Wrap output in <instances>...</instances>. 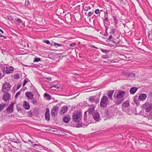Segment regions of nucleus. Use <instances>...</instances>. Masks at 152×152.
I'll list each match as a JSON object with an SVG mask.
<instances>
[{
	"label": "nucleus",
	"mask_w": 152,
	"mask_h": 152,
	"mask_svg": "<svg viewBox=\"0 0 152 152\" xmlns=\"http://www.w3.org/2000/svg\"><path fill=\"white\" fill-rule=\"evenodd\" d=\"M125 92L123 91L119 90L118 91L117 95L115 96L114 95V98L115 99V102L117 105L121 103L124 100V96L125 95Z\"/></svg>",
	"instance_id": "obj_1"
},
{
	"label": "nucleus",
	"mask_w": 152,
	"mask_h": 152,
	"mask_svg": "<svg viewBox=\"0 0 152 152\" xmlns=\"http://www.w3.org/2000/svg\"><path fill=\"white\" fill-rule=\"evenodd\" d=\"M108 103V98L106 96H103L100 101V105L102 108L106 107Z\"/></svg>",
	"instance_id": "obj_2"
},
{
	"label": "nucleus",
	"mask_w": 152,
	"mask_h": 152,
	"mask_svg": "<svg viewBox=\"0 0 152 152\" xmlns=\"http://www.w3.org/2000/svg\"><path fill=\"white\" fill-rule=\"evenodd\" d=\"M72 118L74 121L78 122L81 119L82 115L80 113L76 112L73 113Z\"/></svg>",
	"instance_id": "obj_3"
},
{
	"label": "nucleus",
	"mask_w": 152,
	"mask_h": 152,
	"mask_svg": "<svg viewBox=\"0 0 152 152\" xmlns=\"http://www.w3.org/2000/svg\"><path fill=\"white\" fill-rule=\"evenodd\" d=\"M142 107L143 109L145 110L146 112H149L152 109V103L147 102L143 105Z\"/></svg>",
	"instance_id": "obj_4"
},
{
	"label": "nucleus",
	"mask_w": 152,
	"mask_h": 152,
	"mask_svg": "<svg viewBox=\"0 0 152 152\" xmlns=\"http://www.w3.org/2000/svg\"><path fill=\"white\" fill-rule=\"evenodd\" d=\"M11 87V86L9 83L5 82L2 86V89L4 92H6V91H9Z\"/></svg>",
	"instance_id": "obj_5"
},
{
	"label": "nucleus",
	"mask_w": 152,
	"mask_h": 152,
	"mask_svg": "<svg viewBox=\"0 0 152 152\" xmlns=\"http://www.w3.org/2000/svg\"><path fill=\"white\" fill-rule=\"evenodd\" d=\"M58 110V107L57 105L53 107V109L51 111V115L53 117L56 116Z\"/></svg>",
	"instance_id": "obj_6"
},
{
	"label": "nucleus",
	"mask_w": 152,
	"mask_h": 152,
	"mask_svg": "<svg viewBox=\"0 0 152 152\" xmlns=\"http://www.w3.org/2000/svg\"><path fill=\"white\" fill-rule=\"evenodd\" d=\"M15 104V102H12L11 103L8 107L6 109V111L7 113H12L13 112V108L14 105Z\"/></svg>",
	"instance_id": "obj_7"
},
{
	"label": "nucleus",
	"mask_w": 152,
	"mask_h": 152,
	"mask_svg": "<svg viewBox=\"0 0 152 152\" xmlns=\"http://www.w3.org/2000/svg\"><path fill=\"white\" fill-rule=\"evenodd\" d=\"M5 92L2 97V99L5 102H7L9 100L11 97V94L7 92Z\"/></svg>",
	"instance_id": "obj_8"
},
{
	"label": "nucleus",
	"mask_w": 152,
	"mask_h": 152,
	"mask_svg": "<svg viewBox=\"0 0 152 152\" xmlns=\"http://www.w3.org/2000/svg\"><path fill=\"white\" fill-rule=\"evenodd\" d=\"M147 96L145 94H141L139 95L138 99L140 101H143L146 99Z\"/></svg>",
	"instance_id": "obj_9"
},
{
	"label": "nucleus",
	"mask_w": 152,
	"mask_h": 152,
	"mask_svg": "<svg viewBox=\"0 0 152 152\" xmlns=\"http://www.w3.org/2000/svg\"><path fill=\"white\" fill-rule=\"evenodd\" d=\"M50 110L48 108H47L46 109V112L45 114V116L46 120L48 121L50 120Z\"/></svg>",
	"instance_id": "obj_10"
},
{
	"label": "nucleus",
	"mask_w": 152,
	"mask_h": 152,
	"mask_svg": "<svg viewBox=\"0 0 152 152\" xmlns=\"http://www.w3.org/2000/svg\"><path fill=\"white\" fill-rule=\"evenodd\" d=\"M25 94L28 99H32L34 97V94L30 92H26Z\"/></svg>",
	"instance_id": "obj_11"
},
{
	"label": "nucleus",
	"mask_w": 152,
	"mask_h": 152,
	"mask_svg": "<svg viewBox=\"0 0 152 152\" xmlns=\"http://www.w3.org/2000/svg\"><path fill=\"white\" fill-rule=\"evenodd\" d=\"M94 119L96 121H98L100 118L98 112H96L93 115Z\"/></svg>",
	"instance_id": "obj_12"
},
{
	"label": "nucleus",
	"mask_w": 152,
	"mask_h": 152,
	"mask_svg": "<svg viewBox=\"0 0 152 152\" xmlns=\"http://www.w3.org/2000/svg\"><path fill=\"white\" fill-rule=\"evenodd\" d=\"M68 110V108L67 106H64L62 107L60 112V113L61 114H63L67 112Z\"/></svg>",
	"instance_id": "obj_13"
},
{
	"label": "nucleus",
	"mask_w": 152,
	"mask_h": 152,
	"mask_svg": "<svg viewBox=\"0 0 152 152\" xmlns=\"http://www.w3.org/2000/svg\"><path fill=\"white\" fill-rule=\"evenodd\" d=\"M114 92V90H112L109 91L107 94V95L108 96L109 98L111 100H112L113 99L112 96Z\"/></svg>",
	"instance_id": "obj_14"
},
{
	"label": "nucleus",
	"mask_w": 152,
	"mask_h": 152,
	"mask_svg": "<svg viewBox=\"0 0 152 152\" xmlns=\"http://www.w3.org/2000/svg\"><path fill=\"white\" fill-rule=\"evenodd\" d=\"M13 71V68L12 67L10 66L7 68L6 71V74H10L12 73Z\"/></svg>",
	"instance_id": "obj_15"
},
{
	"label": "nucleus",
	"mask_w": 152,
	"mask_h": 152,
	"mask_svg": "<svg viewBox=\"0 0 152 152\" xmlns=\"http://www.w3.org/2000/svg\"><path fill=\"white\" fill-rule=\"evenodd\" d=\"M137 90V88L136 87H132L130 89L129 92L131 94H134Z\"/></svg>",
	"instance_id": "obj_16"
},
{
	"label": "nucleus",
	"mask_w": 152,
	"mask_h": 152,
	"mask_svg": "<svg viewBox=\"0 0 152 152\" xmlns=\"http://www.w3.org/2000/svg\"><path fill=\"white\" fill-rule=\"evenodd\" d=\"M24 102L23 107L26 110H29L30 109V107L28 103L26 101H24Z\"/></svg>",
	"instance_id": "obj_17"
},
{
	"label": "nucleus",
	"mask_w": 152,
	"mask_h": 152,
	"mask_svg": "<svg viewBox=\"0 0 152 152\" xmlns=\"http://www.w3.org/2000/svg\"><path fill=\"white\" fill-rule=\"evenodd\" d=\"M70 118V117L69 116H65L63 118V121L67 123L69 121Z\"/></svg>",
	"instance_id": "obj_18"
},
{
	"label": "nucleus",
	"mask_w": 152,
	"mask_h": 152,
	"mask_svg": "<svg viewBox=\"0 0 152 152\" xmlns=\"http://www.w3.org/2000/svg\"><path fill=\"white\" fill-rule=\"evenodd\" d=\"M95 107L93 106L90 108L88 110V112L89 114H92L94 110Z\"/></svg>",
	"instance_id": "obj_19"
},
{
	"label": "nucleus",
	"mask_w": 152,
	"mask_h": 152,
	"mask_svg": "<svg viewBox=\"0 0 152 152\" xmlns=\"http://www.w3.org/2000/svg\"><path fill=\"white\" fill-rule=\"evenodd\" d=\"M6 107V103H3L0 104V111L2 110Z\"/></svg>",
	"instance_id": "obj_20"
},
{
	"label": "nucleus",
	"mask_w": 152,
	"mask_h": 152,
	"mask_svg": "<svg viewBox=\"0 0 152 152\" xmlns=\"http://www.w3.org/2000/svg\"><path fill=\"white\" fill-rule=\"evenodd\" d=\"M44 96V97H46L47 99L48 100H50L51 99V96L47 93H45Z\"/></svg>",
	"instance_id": "obj_21"
},
{
	"label": "nucleus",
	"mask_w": 152,
	"mask_h": 152,
	"mask_svg": "<svg viewBox=\"0 0 152 152\" xmlns=\"http://www.w3.org/2000/svg\"><path fill=\"white\" fill-rule=\"evenodd\" d=\"M96 98V97L95 96H90L89 98V101L92 102H94Z\"/></svg>",
	"instance_id": "obj_22"
},
{
	"label": "nucleus",
	"mask_w": 152,
	"mask_h": 152,
	"mask_svg": "<svg viewBox=\"0 0 152 152\" xmlns=\"http://www.w3.org/2000/svg\"><path fill=\"white\" fill-rule=\"evenodd\" d=\"M122 106L124 107H128L129 106V102L127 101L124 102Z\"/></svg>",
	"instance_id": "obj_23"
},
{
	"label": "nucleus",
	"mask_w": 152,
	"mask_h": 152,
	"mask_svg": "<svg viewBox=\"0 0 152 152\" xmlns=\"http://www.w3.org/2000/svg\"><path fill=\"white\" fill-rule=\"evenodd\" d=\"M126 75L128 77H134L135 76V74L129 72L128 74Z\"/></svg>",
	"instance_id": "obj_24"
},
{
	"label": "nucleus",
	"mask_w": 152,
	"mask_h": 152,
	"mask_svg": "<svg viewBox=\"0 0 152 152\" xmlns=\"http://www.w3.org/2000/svg\"><path fill=\"white\" fill-rule=\"evenodd\" d=\"M113 18L115 24H117L118 23V20L117 19L116 17L113 16Z\"/></svg>",
	"instance_id": "obj_25"
},
{
	"label": "nucleus",
	"mask_w": 152,
	"mask_h": 152,
	"mask_svg": "<svg viewBox=\"0 0 152 152\" xmlns=\"http://www.w3.org/2000/svg\"><path fill=\"white\" fill-rule=\"evenodd\" d=\"M41 60V59L40 58L36 57L34 58V62H37L39 61H40Z\"/></svg>",
	"instance_id": "obj_26"
},
{
	"label": "nucleus",
	"mask_w": 152,
	"mask_h": 152,
	"mask_svg": "<svg viewBox=\"0 0 152 152\" xmlns=\"http://www.w3.org/2000/svg\"><path fill=\"white\" fill-rule=\"evenodd\" d=\"M13 77L15 79H18L19 77V75L17 73L14 75Z\"/></svg>",
	"instance_id": "obj_27"
},
{
	"label": "nucleus",
	"mask_w": 152,
	"mask_h": 152,
	"mask_svg": "<svg viewBox=\"0 0 152 152\" xmlns=\"http://www.w3.org/2000/svg\"><path fill=\"white\" fill-rule=\"evenodd\" d=\"M53 45H55V46H59V47L61 46V45H62V44H58L57 43H55V42H53Z\"/></svg>",
	"instance_id": "obj_28"
},
{
	"label": "nucleus",
	"mask_w": 152,
	"mask_h": 152,
	"mask_svg": "<svg viewBox=\"0 0 152 152\" xmlns=\"http://www.w3.org/2000/svg\"><path fill=\"white\" fill-rule=\"evenodd\" d=\"M83 9L85 11H87L89 9H90L91 8L89 7H86Z\"/></svg>",
	"instance_id": "obj_29"
},
{
	"label": "nucleus",
	"mask_w": 152,
	"mask_h": 152,
	"mask_svg": "<svg viewBox=\"0 0 152 152\" xmlns=\"http://www.w3.org/2000/svg\"><path fill=\"white\" fill-rule=\"evenodd\" d=\"M101 51L103 52V53H107V52H109V51L107 50H104V49H101Z\"/></svg>",
	"instance_id": "obj_30"
},
{
	"label": "nucleus",
	"mask_w": 152,
	"mask_h": 152,
	"mask_svg": "<svg viewBox=\"0 0 152 152\" xmlns=\"http://www.w3.org/2000/svg\"><path fill=\"white\" fill-rule=\"evenodd\" d=\"M28 115L29 117H31L33 115H32V114L31 113V112L29 111L28 112Z\"/></svg>",
	"instance_id": "obj_31"
},
{
	"label": "nucleus",
	"mask_w": 152,
	"mask_h": 152,
	"mask_svg": "<svg viewBox=\"0 0 152 152\" xmlns=\"http://www.w3.org/2000/svg\"><path fill=\"white\" fill-rule=\"evenodd\" d=\"M30 3L29 2L28 0H26L25 4L26 5L28 6L30 4Z\"/></svg>",
	"instance_id": "obj_32"
},
{
	"label": "nucleus",
	"mask_w": 152,
	"mask_h": 152,
	"mask_svg": "<svg viewBox=\"0 0 152 152\" xmlns=\"http://www.w3.org/2000/svg\"><path fill=\"white\" fill-rule=\"evenodd\" d=\"M28 80V79H27ZM28 80H27L26 79H25L23 81V86H24L27 83Z\"/></svg>",
	"instance_id": "obj_33"
},
{
	"label": "nucleus",
	"mask_w": 152,
	"mask_h": 152,
	"mask_svg": "<svg viewBox=\"0 0 152 152\" xmlns=\"http://www.w3.org/2000/svg\"><path fill=\"white\" fill-rule=\"evenodd\" d=\"M43 42L44 43H46L48 45L50 44V41L48 40H44Z\"/></svg>",
	"instance_id": "obj_34"
},
{
	"label": "nucleus",
	"mask_w": 152,
	"mask_h": 152,
	"mask_svg": "<svg viewBox=\"0 0 152 152\" xmlns=\"http://www.w3.org/2000/svg\"><path fill=\"white\" fill-rule=\"evenodd\" d=\"M21 92L20 91L18 92L15 95V98H17L18 97V96L20 95V94Z\"/></svg>",
	"instance_id": "obj_35"
},
{
	"label": "nucleus",
	"mask_w": 152,
	"mask_h": 152,
	"mask_svg": "<svg viewBox=\"0 0 152 152\" xmlns=\"http://www.w3.org/2000/svg\"><path fill=\"white\" fill-rule=\"evenodd\" d=\"M17 21L19 23H21L22 22V21L21 20L20 18L17 19Z\"/></svg>",
	"instance_id": "obj_36"
},
{
	"label": "nucleus",
	"mask_w": 152,
	"mask_h": 152,
	"mask_svg": "<svg viewBox=\"0 0 152 152\" xmlns=\"http://www.w3.org/2000/svg\"><path fill=\"white\" fill-rule=\"evenodd\" d=\"M76 44L75 43H73L70 44L69 46L72 47H74Z\"/></svg>",
	"instance_id": "obj_37"
},
{
	"label": "nucleus",
	"mask_w": 152,
	"mask_h": 152,
	"mask_svg": "<svg viewBox=\"0 0 152 152\" xmlns=\"http://www.w3.org/2000/svg\"><path fill=\"white\" fill-rule=\"evenodd\" d=\"M87 120V116L86 115V112H85L84 113V120L85 121H86Z\"/></svg>",
	"instance_id": "obj_38"
},
{
	"label": "nucleus",
	"mask_w": 152,
	"mask_h": 152,
	"mask_svg": "<svg viewBox=\"0 0 152 152\" xmlns=\"http://www.w3.org/2000/svg\"><path fill=\"white\" fill-rule=\"evenodd\" d=\"M99 99H95V102L96 104H97V103H99Z\"/></svg>",
	"instance_id": "obj_39"
},
{
	"label": "nucleus",
	"mask_w": 152,
	"mask_h": 152,
	"mask_svg": "<svg viewBox=\"0 0 152 152\" xmlns=\"http://www.w3.org/2000/svg\"><path fill=\"white\" fill-rule=\"evenodd\" d=\"M31 102L33 104H35L36 103L37 101L35 99H34L31 101Z\"/></svg>",
	"instance_id": "obj_40"
},
{
	"label": "nucleus",
	"mask_w": 152,
	"mask_h": 152,
	"mask_svg": "<svg viewBox=\"0 0 152 152\" xmlns=\"http://www.w3.org/2000/svg\"><path fill=\"white\" fill-rule=\"evenodd\" d=\"M99 10L98 9L96 10L95 11V13L96 14H98L99 13Z\"/></svg>",
	"instance_id": "obj_41"
},
{
	"label": "nucleus",
	"mask_w": 152,
	"mask_h": 152,
	"mask_svg": "<svg viewBox=\"0 0 152 152\" xmlns=\"http://www.w3.org/2000/svg\"><path fill=\"white\" fill-rule=\"evenodd\" d=\"M40 145L39 144H34L32 145V146L33 148H34L35 146H39Z\"/></svg>",
	"instance_id": "obj_42"
},
{
	"label": "nucleus",
	"mask_w": 152,
	"mask_h": 152,
	"mask_svg": "<svg viewBox=\"0 0 152 152\" xmlns=\"http://www.w3.org/2000/svg\"><path fill=\"white\" fill-rule=\"evenodd\" d=\"M93 13L92 12H89L88 14V16H90L92 14H93Z\"/></svg>",
	"instance_id": "obj_43"
},
{
	"label": "nucleus",
	"mask_w": 152,
	"mask_h": 152,
	"mask_svg": "<svg viewBox=\"0 0 152 152\" xmlns=\"http://www.w3.org/2000/svg\"><path fill=\"white\" fill-rule=\"evenodd\" d=\"M17 110L18 112L20 111L21 109L20 107H18V106H17Z\"/></svg>",
	"instance_id": "obj_44"
},
{
	"label": "nucleus",
	"mask_w": 152,
	"mask_h": 152,
	"mask_svg": "<svg viewBox=\"0 0 152 152\" xmlns=\"http://www.w3.org/2000/svg\"><path fill=\"white\" fill-rule=\"evenodd\" d=\"M115 31V29H112V32L111 33H112V34H114Z\"/></svg>",
	"instance_id": "obj_45"
},
{
	"label": "nucleus",
	"mask_w": 152,
	"mask_h": 152,
	"mask_svg": "<svg viewBox=\"0 0 152 152\" xmlns=\"http://www.w3.org/2000/svg\"><path fill=\"white\" fill-rule=\"evenodd\" d=\"M21 86L20 84H18L17 86V90Z\"/></svg>",
	"instance_id": "obj_46"
},
{
	"label": "nucleus",
	"mask_w": 152,
	"mask_h": 152,
	"mask_svg": "<svg viewBox=\"0 0 152 152\" xmlns=\"http://www.w3.org/2000/svg\"><path fill=\"white\" fill-rule=\"evenodd\" d=\"M58 88L59 87L57 86H53L52 87H50V88Z\"/></svg>",
	"instance_id": "obj_47"
},
{
	"label": "nucleus",
	"mask_w": 152,
	"mask_h": 152,
	"mask_svg": "<svg viewBox=\"0 0 152 152\" xmlns=\"http://www.w3.org/2000/svg\"><path fill=\"white\" fill-rule=\"evenodd\" d=\"M112 38V35H110V36L108 38V39L109 40H110Z\"/></svg>",
	"instance_id": "obj_48"
},
{
	"label": "nucleus",
	"mask_w": 152,
	"mask_h": 152,
	"mask_svg": "<svg viewBox=\"0 0 152 152\" xmlns=\"http://www.w3.org/2000/svg\"><path fill=\"white\" fill-rule=\"evenodd\" d=\"M4 63L2 62L1 63H0V68H1L3 65H4Z\"/></svg>",
	"instance_id": "obj_49"
},
{
	"label": "nucleus",
	"mask_w": 152,
	"mask_h": 152,
	"mask_svg": "<svg viewBox=\"0 0 152 152\" xmlns=\"http://www.w3.org/2000/svg\"><path fill=\"white\" fill-rule=\"evenodd\" d=\"M104 20L106 22H108V17H106V18H104Z\"/></svg>",
	"instance_id": "obj_50"
},
{
	"label": "nucleus",
	"mask_w": 152,
	"mask_h": 152,
	"mask_svg": "<svg viewBox=\"0 0 152 152\" xmlns=\"http://www.w3.org/2000/svg\"><path fill=\"white\" fill-rule=\"evenodd\" d=\"M2 74L0 72V80L3 77V76H2Z\"/></svg>",
	"instance_id": "obj_51"
},
{
	"label": "nucleus",
	"mask_w": 152,
	"mask_h": 152,
	"mask_svg": "<svg viewBox=\"0 0 152 152\" xmlns=\"http://www.w3.org/2000/svg\"><path fill=\"white\" fill-rule=\"evenodd\" d=\"M47 79L50 81H51V77L47 78Z\"/></svg>",
	"instance_id": "obj_52"
},
{
	"label": "nucleus",
	"mask_w": 152,
	"mask_h": 152,
	"mask_svg": "<svg viewBox=\"0 0 152 152\" xmlns=\"http://www.w3.org/2000/svg\"><path fill=\"white\" fill-rule=\"evenodd\" d=\"M105 28H106V32H107V30L108 29V28H107V26H106L105 27Z\"/></svg>",
	"instance_id": "obj_53"
},
{
	"label": "nucleus",
	"mask_w": 152,
	"mask_h": 152,
	"mask_svg": "<svg viewBox=\"0 0 152 152\" xmlns=\"http://www.w3.org/2000/svg\"><path fill=\"white\" fill-rule=\"evenodd\" d=\"M28 142H31L32 144H33V142H32L30 140H28Z\"/></svg>",
	"instance_id": "obj_54"
},
{
	"label": "nucleus",
	"mask_w": 152,
	"mask_h": 152,
	"mask_svg": "<svg viewBox=\"0 0 152 152\" xmlns=\"http://www.w3.org/2000/svg\"><path fill=\"white\" fill-rule=\"evenodd\" d=\"M0 37H3L5 39L6 38V37L5 36H1V35Z\"/></svg>",
	"instance_id": "obj_55"
},
{
	"label": "nucleus",
	"mask_w": 152,
	"mask_h": 152,
	"mask_svg": "<svg viewBox=\"0 0 152 152\" xmlns=\"http://www.w3.org/2000/svg\"><path fill=\"white\" fill-rule=\"evenodd\" d=\"M106 58V57L105 56L103 55L102 56V58Z\"/></svg>",
	"instance_id": "obj_56"
},
{
	"label": "nucleus",
	"mask_w": 152,
	"mask_h": 152,
	"mask_svg": "<svg viewBox=\"0 0 152 152\" xmlns=\"http://www.w3.org/2000/svg\"><path fill=\"white\" fill-rule=\"evenodd\" d=\"M0 31L1 32H2V33H3L4 32H3V31L0 28Z\"/></svg>",
	"instance_id": "obj_57"
},
{
	"label": "nucleus",
	"mask_w": 152,
	"mask_h": 152,
	"mask_svg": "<svg viewBox=\"0 0 152 152\" xmlns=\"http://www.w3.org/2000/svg\"><path fill=\"white\" fill-rule=\"evenodd\" d=\"M104 18H106V17H107V15H105L104 16Z\"/></svg>",
	"instance_id": "obj_58"
},
{
	"label": "nucleus",
	"mask_w": 152,
	"mask_h": 152,
	"mask_svg": "<svg viewBox=\"0 0 152 152\" xmlns=\"http://www.w3.org/2000/svg\"><path fill=\"white\" fill-rule=\"evenodd\" d=\"M10 19L11 20H13V18L12 17H11L10 18Z\"/></svg>",
	"instance_id": "obj_59"
}]
</instances>
